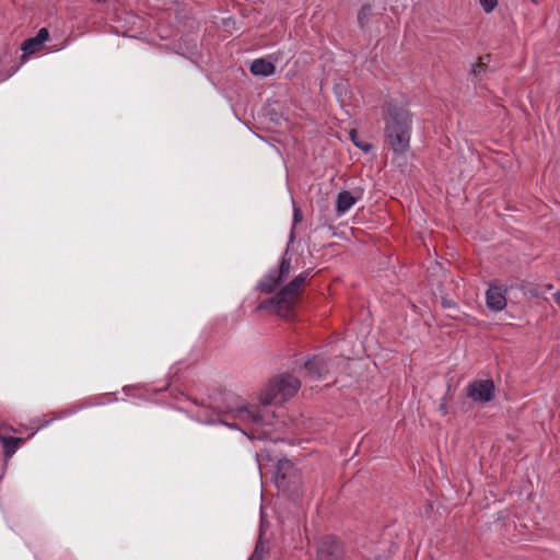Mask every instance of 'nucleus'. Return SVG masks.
<instances>
[{"label": "nucleus", "instance_id": "nucleus-5", "mask_svg": "<svg viewBox=\"0 0 560 560\" xmlns=\"http://www.w3.org/2000/svg\"><path fill=\"white\" fill-rule=\"evenodd\" d=\"M343 362V359L331 360L322 355H315L304 363V368L307 376L313 381H317L325 378L329 373L335 372V368Z\"/></svg>", "mask_w": 560, "mask_h": 560}, {"label": "nucleus", "instance_id": "nucleus-9", "mask_svg": "<svg viewBox=\"0 0 560 560\" xmlns=\"http://www.w3.org/2000/svg\"><path fill=\"white\" fill-rule=\"evenodd\" d=\"M48 38L49 32L46 27H43L34 37L26 39L21 47L23 51V58L37 52L42 48L43 44L48 40Z\"/></svg>", "mask_w": 560, "mask_h": 560}, {"label": "nucleus", "instance_id": "nucleus-14", "mask_svg": "<svg viewBox=\"0 0 560 560\" xmlns=\"http://www.w3.org/2000/svg\"><path fill=\"white\" fill-rule=\"evenodd\" d=\"M370 16H371V5H369V4L363 5L358 13L359 24L362 27L365 26L370 21Z\"/></svg>", "mask_w": 560, "mask_h": 560}, {"label": "nucleus", "instance_id": "nucleus-16", "mask_svg": "<svg viewBox=\"0 0 560 560\" xmlns=\"http://www.w3.org/2000/svg\"><path fill=\"white\" fill-rule=\"evenodd\" d=\"M479 2L487 13L492 12L498 4V0H479Z\"/></svg>", "mask_w": 560, "mask_h": 560}, {"label": "nucleus", "instance_id": "nucleus-8", "mask_svg": "<svg viewBox=\"0 0 560 560\" xmlns=\"http://www.w3.org/2000/svg\"><path fill=\"white\" fill-rule=\"evenodd\" d=\"M362 198V191H348L343 190L337 195L336 198V213L338 217H342L348 212L360 199Z\"/></svg>", "mask_w": 560, "mask_h": 560}, {"label": "nucleus", "instance_id": "nucleus-2", "mask_svg": "<svg viewBox=\"0 0 560 560\" xmlns=\"http://www.w3.org/2000/svg\"><path fill=\"white\" fill-rule=\"evenodd\" d=\"M384 119V136L390 149L396 153H404L410 147L412 119L406 107L394 101H386L382 105Z\"/></svg>", "mask_w": 560, "mask_h": 560}, {"label": "nucleus", "instance_id": "nucleus-7", "mask_svg": "<svg viewBox=\"0 0 560 560\" xmlns=\"http://www.w3.org/2000/svg\"><path fill=\"white\" fill-rule=\"evenodd\" d=\"M506 289L502 285L490 284L486 292V303L493 312H501L506 307Z\"/></svg>", "mask_w": 560, "mask_h": 560}, {"label": "nucleus", "instance_id": "nucleus-20", "mask_svg": "<svg viewBox=\"0 0 560 560\" xmlns=\"http://www.w3.org/2000/svg\"><path fill=\"white\" fill-rule=\"evenodd\" d=\"M207 423H209V424H213V423H215V421L210 420V421H207Z\"/></svg>", "mask_w": 560, "mask_h": 560}, {"label": "nucleus", "instance_id": "nucleus-12", "mask_svg": "<svg viewBox=\"0 0 560 560\" xmlns=\"http://www.w3.org/2000/svg\"><path fill=\"white\" fill-rule=\"evenodd\" d=\"M22 441L23 440L21 438L0 435V442L3 447L4 456L11 457L16 452Z\"/></svg>", "mask_w": 560, "mask_h": 560}, {"label": "nucleus", "instance_id": "nucleus-13", "mask_svg": "<svg viewBox=\"0 0 560 560\" xmlns=\"http://www.w3.org/2000/svg\"><path fill=\"white\" fill-rule=\"evenodd\" d=\"M349 136L353 144L357 148L361 149L362 151L369 152L372 149V145L370 143L359 140L357 130H350Z\"/></svg>", "mask_w": 560, "mask_h": 560}, {"label": "nucleus", "instance_id": "nucleus-6", "mask_svg": "<svg viewBox=\"0 0 560 560\" xmlns=\"http://www.w3.org/2000/svg\"><path fill=\"white\" fill-rule=\"evenodd\" d=\"M467 396L476 402L486 404L494 397V384L491 380H478L467 385Z\"/></svg>", "mask_w": 560, "mask_h": 560}, {"label": "nucleus", "instance_id": "nucleus-17", "mask_svg": "<svg viewBox=\"0 0 560 560\" xmlns=\"http://www.w3.org/2000/svg\"><path fill=\"white\" fill-rule=\"evenodd\" d=\"M302 220V212L301 210L294 206L293 208V221L294 223H299Z\"/></svg>", "mask_w": 560, "mask_h": 560}, {"label": "nucleus", "instance_id": "nucleus-1", "mask_svg": "<svg viewBox=\"0 0 560 560\" xmlns=\"http://www.w3.org/2000/svg\"><path fill=\"white\" fill-rule=\"evenodd\" d=\"M300 387L301 382L298 377L288 373L279 374L262 389L260 394L262 407L259 405L245 406L235 397L229 396L226 405L219 408V412L224 418L218 422L240 429L245 434H247V429L255 430L271 424L273 416L266 407L287 401L298 393Z\"/></svg>", "mask_w": 560, "mask_h": 560}, {"label": "nucleus", "instance_id": "nucleus-4", "mask_svg": "<svg viewBox=\"0 0 560 560\" xmlns=\"http://www.w3.org/2000/svg\"><path fill=\"white\" fill-rule=\"evenodd\" d=\"M291 272V260L283 256L278 268L271 269L258 283V289L265 293L273 292Z\"/></svg>", "mask_w": 560, "mask_h": 560}, {"label": "nucleus", "instance_id": "nucleus-15", "mask_svg": "<svg viewBox=\"0 0 560 560\" xmlns=\"http://www.w3.org/2000/svg\"><path fill=\"white\" fill-rule=\"evenodd\" d=\"M488 59H489V56L480 57V58L478 59V61L471 66V70H470V72H471L474 75L479 74V73L483 70V68H485V66H486V61H485V60H488Z\"/></svg>", "mask_w": 560, "mask_h": 560}, {"label": "nucleus", "instance_id": "nucleus-11", "mask_svg": "<svg viewBox=\"0 0 560 560\" xmlns=\"http://www.w3.org/2000/svg\"><path fill=\"white\" fill-rule=\"evenodd\" d=\"M339 546L334 538H326L322 541L318 552L323 560H329L328 557H337Z\"/></svg>", "mask_w": 560, "mask_h": 560}, {"label": "nucleus", "instance_id": "nucleus-10", "mask_svg": "<svg viewBox=\"0 0 560 560\" xmlns=\"http://www.w3.org/2000/svg\"><path fill=\"white\" fill-rule=\"evenodd\" d=\"M250 72L256 77H270L275 73V65L264 58L255 59L249 68Z\"/></svg>", "mask_w": 560, "mask_h": 560}, {"label": "nucleus", "instance_id": "nucleus-3", "mask_svg": "<svg viewBox=\"0 0 560 560\" xmlns=\"http://www.w3.org/2000/svg\"><path fill=\"white\" fill-rule=\"evenodd\" d=\"M310 277V271H304L292 279L280 292L271 300L262 302L259 308L272 307L273 311L283 318H290L293 307L296 303L301 287Z\"/></svg>", "mask_w": 560, "mask_h": 560}, {"label": "nucleus", "instance_id": "nucleus-19", "mask_svg": "<svg viewBox=\"0 0 560 560\" xmlns=\"http://www.w3.org/2000/svg\"><path fill=\"white\" fill-rule=\"evenodd\" d=\"M555 301L558 305H560V291L555 294Z\"/></svg>", "mask_w": 560, "mask_h": 560}, {"label": "nucleus", "instance_id": "nucleus-18", "mask_svg": "<svg viewBox=\"0 0 560 560\" xmlns=\"http://www.w3.org/2000/svg\"><path fill=\"white\" fill-rule=\"evenodd\" d=\"M442 305L445 308H454L456 306V304L452 300H446V299H443Z\"/></svg>", "mask_w": 560, "mask_h": 560}]
</instances>
